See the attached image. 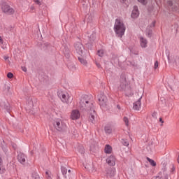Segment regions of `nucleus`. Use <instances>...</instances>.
Wrapping results in <instances>:
<instances>
[{"label": "nucleus", "instance_id": "f8f14e48", "mask_svg": "<svg viewBox=\"0 0 179 179\" xmlns=\"http://www.w3.org/2000/svg\"><path fill=\"white\" fill-rule=\"evenodd\" d=\"M139 16V10L138 9V6H134V9L131 12V17L132 19H136Z\"/></svg>", "mask_w": 179, "mask_h": 179}, {"label": "nucleus", "instance_id": "8fccbe9b", "mask_svg": "<svg viewBox=\"0 0 179 179\" xmlns=\"http://www.w3.org/2000/svg\"><path fill=\"white\" fill-rule=\"evenodd\" d=\"M166 179H169V178L166 177Z\"/></svg>", "mask_w": 179, "mask_h": 179}, {"label": "nucleus", "instance_id": "4c0bfd02", "mask_svg": "<svg viewBox=\"0 0 179 179\" xmlns=\"http://www.w3.org/2000/svg\"><path fill=\"white\" fill-rule=\"evenodd\" d=\"M155 24H156V22H152L151 25H150V27H155Z\"/></svg>", "mask_w": 179, "mask_h": 179}, {"label": "nucleus", "instance_id": "ddd939ff", "mask_svg": "<svg viewBox=\"0 0 179 179\" xmlns=\"http://www.w3.org/2000/svg\"><path fill=\"white\" fill-rule=\"evenodd\" d=\"M25 110H27L28 113H31V111L33 110V101L31 99H29L25 106Z\"/></svg>", "mask_w": 179, "mask_h": 179}, {"label": "nucleus", "instance_id": "f03ea898", "mask_svg": "<svg viewBox=\"0 0 179 179\" xmlns=\"http://www.w3.org/2000/svg\"><path fill=\"white\" fill-rule=\"evenodd\" d=\"M125 24L121 20L117 18L114 24V31L117 37L122 38V36L125 34L126 30Z\"/></svg>", "mask_w": 179, "mask_h": 179}, {"label": "nucleus", "instance_id": "f257e3e1", "mask_svg": "<svg viewBox=\"0 0 179 179\" xmlns=\"http://www.w3.org/2000/svg\"><path fill=\"white\" fill-rule=\"evenodd\" d=\"M79 108L82 111H86L90 115V121L94 124V120L97 117L96 110H94V106L93 103L90 101L89 96L84 95L80 99Z\"/></svg>", "mask_w": 179, "mask_h": 179}, {"label": "nucleus", "instance_id": "c9c22d12", "mask_svg": "<svg viewBox=\"0 0 179 179\" xmlns=\"http://www.w3.org/2000/svg\"><path fill=\"white\" fill-rule=\"evenodd\" d=\"M3 59H5V61H9V57H8V56H4V57H3Z\"/></svg>", "mask_w": 179, "mask_h": 179}, {"label": "nucleus", "instance_id": "0eeeda50", "mask_svg": "<svg viewBox=\"0 0 179 179\" xmlns=\"http://www.w3.org/2000/svg\"><path fill=\"white\" fill-rule=\"evenodd\" d=\"M0 107L1 108H3V110H6L7 111V113H10V104H9V103L6 101H1L0 102Z\"/></svg>", "mask_w": 179, "mask_h": 179}, {"label": "nucleus", "instance_id": "aec40b11", "mask_svg": "<svg viewBox=\"0 0 179 179\" xmlns=\"http://www.w3.org/2000/svg\"><path fill=\"white\" fill-rule=\"evenodd\" d=\"M78 60L80 61V64H82L83 65H86V64H87V62L86 61V59H83L82 56L78 57Z\"/></svg>", "mask_w": 179, "mask_h": 179}, {"label": "nucleus", "instance_id": "6ab92c4d", "mask_svg": "<svg viewBox=\"0 0 179 179\" xmlns=\"http://www.w3.org/2000/svg\"><path fill=\"white\" fill-rule=\"evenodd\" d=\"M104 129H105L106 134H107L108 135L111 134V133L113 132V129H111V126L110 125H106Z\"/></svg>", "mask_w": 179, "mask_h": 179}, {"label": "nucleus", "instance_id": "72a5a7b5", "mask_svg": "<svg viewBox=\"0 0 179 179\" xmlns=\"http://www.w3.org/2000/svg\"><path fill=\"white\" fill-rule=\"evenodd\" d=\"M34 2H35V3H36V5H41L40 0H34Z\"/></svg>", "mask_w": 179, "mask_h": 179}, {"label": "nucleus", "instance_id": "39448f33", "mask_svg": "<svg viewBox=\"0 0 179 179\" xmlns=\"http://www.w3.org/2000/svg\"><path fill=\"white\" fill-rule=\"evenodd\" d=\"M74 48L78 55L82 57L83 55V52H85V47H83V44L80 42H76L74 44Z\"/></svg>", "mask_w": 179, "mask_h": 179}, {"label": "nucleus", "instance_id": "f3484780", "mask_svg": "<svg viewBox=\"0 0 179 179\" xmlns=\"http://www.w3.org/2000/svg\"><path fill=\"white\" fill-rule=\"evenodd\" d=\"M140 44L142 48H146V47H148V41L146 40V38H143V36H141Z\"/></svg>", "mask_w": 179, "mask_h": 179}, {"label": "nucleus", "instance_id": "c85d7f7f", "mask_svg": "<svg viewBox=\"0 0 179 179\" xmlns=\"http://www.w3.org/2000/svg\"><path fill=\"white\" fill-rule=\"evenodd\" d=\"M7 77L8 78V79H12V78H13V73H8V74H7Z\"/></svg>", "mask_w": 179, "mask_h": 179}, {"label": "nucleus", "instance_id": "c03bdc74", "mask_svg": "<svg viewBox=\"0 0 179 179\" xmlns=\"http://www.w3.org/2000/svg\"><path fill=\"white\" fill-rule=\"evenodd\" d=\"M2 164V158L0 157V166Z\"/></svg>", "mask_w": 179, "mask_h": 179}, {"label": "nucleus", "instance_id": "473e14b6", "mask_svg": "<svg viewBox=\"0 0 179 179\" xmlns=\"http://www.w3.org/2000/svg\"><path fill=\"white\" fill-rule=\"evenodd\" d=\"M5 173V169L3 168L1 169L0 166V174H3Z\"/></svg>", "mask_w": 179, "mask_h": 179}, {"label": "nucleus", "instance_id": "b1692460", "mask_svg": "<svg viewBox=\"0 0 179 179\" xmlns=\"http://www.w3.org/2000/svg\"><path fill=\"white\" fill-rule=\"evenodd\" d=\"M96 38V34H92L90 36V41L91 43H93L94 41V39Z\"/></svg>", "mask_w": 179, "mask_h": 179}, {"label": "nucleus", "instance_id": "4be33fe9", "mask_svg": "<svg viewBox=\"0 0 179 179\" xmlns=\"http://www.w3.org/2000/svg\"><path fill=\"white\" fill-rule=\"evenodd\" d=\"M147 160L149 162V163H150L151 166H152L153 167H155L156 166V162H155V160L147 157Z\"/></svg>", "mask_w": 179, "mask_h": 179}, {"label": "nucleus", "instance_id": "9d476101", "mask_svg": "<svg viewBox=\"0 0 179 179\" xmlns=\"http://www.w3.org/2000/svg\"><path fill=\"white\" fill-rule=\"evenodd\" d=\"M127 85H128V83H127V80L125 79V78H122L120 80V85L119 87V90H125V89L127 88Z\"/></svg>", "mask_w": 179, "mask_h": 179}, {"label": "nucleus", "instance_id": "9b49d317", "mask_svg": "<svg viewBox=\"0 0 179 179\" xmlns=\"http://www.w3.org/2000/svg\"><path fill=\"white\" fill-rule=\"evenodd\" d=\"M142 100V96H141L138 101L134 103L133 108L134 110H136V111H139L141 110V101Z\"/></svg>", "mask_w": 179, "mask_h": 179}, {"label": "nucleus", "instance_id": "49530a36", "mask_svg": "<svg viewBox=\"0 0 179 179\" xmlns=\"http://www.w3.org/2000/svg\"><path fill=\"white\" fill-rule=\"evenodd\" d=\"M68 173H71V169H69V170H68Z\"/></svg>", "mask_w": 179, "mask_h": 179}, {"label": "nucleus", "instance_id": "de8ad7c7", "mask_svg": "<svg viewBox=\"0 0 179 179\" xmlns=\"http://www.w3.org/2000/svg\"><path fill=\"white\" fill-rule=\"evenodd\" d=\"M22 71H24V72H26V70H25V69H22Z\"/></svg>", "mask_w": 179, "mask_h": 179}, {"label": "nucleus", "instance_id": "37998d69", "mask_svg": "<svg viewBox=\"0 0 179 179\" xmlns=\"http://www.w3.org/2000/svg\"><path fill=\"white\" fill-rule=\"evenodd\" d=\"M96 66H97L98 68H101V66L100 64H99V63H96Z\"/></svg>", "mask_w": 179, "mask_h": 179}, {"label": "nucleus", "instance_id": "a878e982", "mask_svg": "<svg viewBox=\"0 0 179 179\" xmlns=\"http://www.w3.org/2000/svg\"><path fill=\"white\" fill-rule=\"evenodd\" d=\"M0 43H1V48L3 50H5L6 48V46L3 45V40H2V38L0 36Z\"/></svg>", "mask_w": 179, "mask_h": 179}, {"label": "nucleus", "instance_id": "2eb2a0df", "mask_svg": "<svg viewBox=\"0 0 179 179\" xmlns=\"http://www.w3.org/2000/svg\"><path fill=\"white\" fill-rule=\"evenodd\" d=\"M106 162L109 166H115V157L111 155L106 159Z\"/></svg>", "mask_w": 179, "mask_h": 179}, {"label": "nucleus", "instance_id": "a19ab883", "mask_svg": "<svg viewBox=\"0 0 179 179\" xmlns=\"http://www.w3.org/2000/svg\"><path fill=\"white\" fill-rule=\"evenodd\" d=\"M12 147L13 148V149H16L17 145H16V144L13 143V144H12Z\"/></svg>", "mask_w": 179, "mask_h": 179}, {"label": "nucleus", "instance_id": "393cba45", "mask_svg": "<svg viewBox=\"0 0 179 179\" xmlns=\"http://www.w3.org/2000/svg\"><path fill=\"white\" fill-rule=\"evenodd\" d=\"M61 170H62V173L63 176H65V174H66V173H68V169H66L64 166H62Z\"/></svg>", "mask_w": 179, "mask_h": 179}, {"label": "nucleus", "instance_id": "58836bf2", "mask_svg": "<svg viewBox=\"0 0 179 179\" xmlns=\"http://www.w3.org/2000/svg\"><path fill=\"white\" fill-rule=\"evenodd\" d=\"M80 153H81V155L85 153V150H83V148H81V150H80Z\"/></svg>", "mask_w": 179, "mask_h": 179}, {"label": "nucleus", "instance_id": "6e6552de", "mask_svg": "<svg viewBox=\"0 0 179 179\" xmlns=\"http://www.w3.org/2000/svg\"><path fill=\"white\" fill-rule=\"evenodd\" d=\"M98 100L99 101L100 106H103L107 104V96H106L103 93H101L98 95Z\"/></svg>", "mask_w": 179, "mask_h": 179}, {"label": "nucleus", "instance_id": "2f4dec72", "mask_svg": "<svg viewBox=\"0 0 179 179\" xmlns=\"http://www.w3.org/2000/svg\"><path fill=\"white\" fill-rule=\"evenodd\" d=\"M32 179H40V176H38L37 174H35L32 176Z\"/></svg>", "mask_w": 179, "mask_h": 179}, {"label": "nucleus", "instance_id": "423d86ee", "mask_svg": "<svg viewBox=\"0 0 179 179\" xmlns=\"http://www.w3.org/2000/svg\"><path fill=\"white\" fill-rule=\"evenodd\" d=\"M1 9L4 13H7L8 15H13V13H15V10L7 4H3Z\"/></svg>", "mask_w": 179, "mask_h": 179}, {"label": "nucleus", "instance_id": "e433bc0d", "mask_svg": "<svg viewBox=\"0 0 179 179\" xmlns=\"http://www.w3.org/2000/svg\"><path fill=\"white\" fill-rule=\"evenodd\" d=\"M159 122H161V125H163V124L164 123V121H163V119L162 117L159 118Z\"/></svg>", "mask_w": 179, "mask_h": 179}, {"label": "nucleus", "instance_id": "bb28decb", "mask_svg": "<svg viewBox=\"0 0 179 179\" xmlns=\"http://www.w3.org/2000/svg\"><path fill=\"white\" fill-rule=\"evenodd\" d=\"M124 122L125 125H126L127 127H128V125H129V120H128V117H124Z\"/></svg>", "mask_w": 179, "mask_h": 179}, {"label": "nucleus", "instance_id": "412c9836", "mask_svg": "<svg viewBox=\"0 0 179 179\" xmlns=\"http://www.w3.org/2000/svg\"><path fill=\"white\" fill-rule=\"evenodd\" d=\"M45 176L47 179H52V174L51 173V171H47L45 172Z\"/></svg>", "mask_w": 179, "mask_h": 179}, {"label": "nucleus", "instance_id": "ea45409f", "mask_svg": "<svg viewBox=\"0 0 179 179\" xmlns=\"http://www.w3.org/2000/svg\"><path fill=\"white\" fill-rule=\"evenodd\" d=\"M176 64H179V57L175 59Z\"/></svg>", "mask_w": 179, "mask_h": 179}, {"label": "nucleus", "instance_id": "dca6fc26", "mask_svg": "<svg viewBox=\"0 0 179 179\" xmlns=\"http://www.w3.org/2000/svg\"><path fill=\"white\" fill-rule=\"evenodd\" d=\"M107 177H114L115 176V168H109L106 171Z\"/></svg>", "mask_w": 179, "mask_h": 179}, {"label": "nucleus", "instance_id": "a18cd8bd", "mask_svg": "<svg viewBox=\"0 0 179 179\" xmlns=\"http://www.w3.org/2000/svg\"><path fill=\"white\" fill-rule=\"evenodd\" d=\"M148 34L150 35V34H152V31H148Z\"/></svg>", "mask_w": 179, "mask_h": 179}, {"label": "nucleus", "instance_id": "f704fd0d", "mask_svg": "<svg viewBox=\"0 0 179 179\" xmlns=\"http://www.w3.org/2000/svg\"><path fill=\"white\" fill-rule=\"evenodd\" d=\"M152 115L153 118H157V113L154 112Z\"/></svg>", "mask_w": 179, "mask_h": 179}, {"label": "nucleus", "instance_id": "7c9ffc66", "mask_svg": "<svg viewBox=\"0 0 179 179\" xmlns=\"http://www.w3.org/2000/svg\"><path fill=\"white\" fill-rule=\"evenodd\" d=\"M155 69H157V68H159V62L156 61L155 63Z\"/></svg>", "mask_w": 179, "mask_h": 179}, {"label": "nucleus", "instance_id": "cd10ccee", "mask_svg": "<svg viewBox=\"0 0 179 179\" xmlns=\"http://www.w3.org/2000/svg\"><path fill=\"white\" fill-rule=\"evenodd\" d=\"M103 55H104V51L103 50H98L99 57H103Z\"/></svg>", "mask_w": 179, "mask_h": 179}, {"label": "nucleus", "instance_id": "c756f323", "mask_svg": "<svg viewBox=\"0 0 179 179\" xmlns=\"http://www.w3.org/2000/svg\"><path fill=\"white\" fill-rule=\"evenodd\" d=\"M138 2H140L143 5H146V0H138Z\"/></svg>", "mask_w": 179, "mask_h": 179}, {"label": "nucleus", "instance_id": "20e7f679", "mask_svg": "<svg viewBox=\"0 0 179 179\" xmlns=\"http://www.w3.org/2000/svg\"><path fill=\"white\" fill-rule=\"evenodd\" d=\"M53 127L59 132L66 129V124L61 119H56L53 122Z\"/></svg>", "mask_w": 179, "mask_h": 179}, {"label": "nucleus", "instance_id": "1a4fd4ad", "mask_svg": "<svg viewBox=\"0 0 179 179\" xmlns=\"http://www.w3.org/2000/svg\"><path fill=\"white\" fill-rule=\"evenodd\" d=\"M80 118V112H79V110H73L71 113V119L73 120V121H76V120H79Z\"/></svg>", "mask_w": 179, "mask_h": 179}, {"label": "nucleus", "instance_id": "5701e85b", "mask_svg": "<svg viewBox=\"0 0 179 179\" xmlns=\"http://www.w3.org/2000/svg\"><path fill=\"white\" fill-rule=\"evenodd\" d=\"M121 143L122 145H124V146H129V143L126 139H122Z\"/></svg>", "mask_w": 179, "mask_h": 179}, {"label": "nucleus", "instance_id": "4468645a", "mask_svg": "<svg viewBox=\"0 0 179 179\" xmlns=\"http://www.w3.org/2000/svg\"><path fill=\"white\" fill-rule=\"evenodd\" d=\"M18 162L21 164H24V163H26V155H24V154L20 152L18 154Z\"/></svg>", "mask_w": 179, "mask_h": 179}, {"label": "nucleus", "instance_id": "09e8293b", "mask_svg": "<svg viewBox=\"0 0 179 179\" xmlns=\"http://www.w3.org/2000/svg\"><path fill=\"white\" fill-rule=\"evenodd\" d=\"M117 108H119V109L120 108V106H117Z\"/></svg>", "mask_w": 179, "mask_h": 179}, {"label": "nucleus", "instance_id": "3c124183", "mask_svg": "<svg viewBox=\"0 0 179 179\" xmlns=\"http://www.w3.org/2000/svg\"><path fill=\"white\" fill-rule=\"evenodd\" d=\"M122 1H125V0H122Z\"/></svg>", "mask_w": 179, "mask_h": 179}, {"label": "nucleus", "instance_id": "a211bd4d", "mask_svg": "<svg viewBox=\"0 0 179 179\" xmlns=\"http://www.w3.org/2000/svg\"><path fill=\"white\" fill-rule=\"evenodd\" d=\"M104 152L106 153V155H110L111 152H113V148L111 145L106 144L105 145Z\"/></svg>", "mask_w": 179, "mask_h": 179}, {"label": "nucleus", "instance_id": "7ed1b4c3", "mask_svg": "<svg viewBox=\"0 0 179 179\" xmlns=\"http://www.w3.org/2000/svg\"><path fill=\"white\" fill-rule=\"evenodd\" d=\"M57 96L60 98L62 103H66V104H71L72 103L73 98L68 92L59 90L57 92Z\"/></svg>", "mask_w": 179, "mask_h": 179}, {"label": "nucleus", "instance_id": "79ce46f5", "mask_svg": "<svg viewBox=\"0 0 179 179\" xmlns=\"http://www.w3.org/2000/svg\"><path fill=\"white\" fill-rule=\"evenodd\" d=\"M85 169H87V170H89V171H90L92 169H90V167H89L87 165L85 166Z\"/></svg>", "mask_w": 179, "mask_h": 179}]
</instances>
